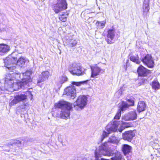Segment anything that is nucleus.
Returning a JSON list of instances; mask_svg holds the SVG:
<instances>
[{
  "instance_id": "2eb2a0df",
  "label": "nucleus",
  "mask_w": 160,
  "mask_h": 160,
  "mask_svg": "<svg viewBox=\"0 0 160 160\" xmlns=\"http://www.w3.org/2000/svg\"><path fill=\"white\" fill-rule=\"evenodd\" d=\"M137 114L134 111L129 112L128 113L122 117V120L125 121L133 120L136 119Z\"/></svg>"
},
{
  "instance_id": "20e7f679",
  "label": "nucleus",
  "mask_w": 160,
  "mask_h": 160,
  "mask_svg": "<svg viewBox=\"0 0 160 160\" xmlns=\"http://www.w3.org/2000/svg\"><path fill=\"white\" fill-rule=\"evenodd\" d=\"M88 98L85 95L79 96L77 100L73 103V107L77 110H80L84 108L86 105Z\"/></svg>"
},
{
  "instance_id": "412c9836",
  "label": "nucleus",
  "mask_w": 160,
  "mask_h": 160,
  "mask_svg": "<svg viewBox=\"0 0 160 160\" xmlns=\"http://www.w3.org/2000/svg\"><path fill=\"white\" fill-rule=\"evenodd\" d=\"M9 46L4 44H0V55H3L9 50Z\"/></svg>"
},
{
  "instance_id": "bb28decb",
  "label": "nucleus",
  "mask_w": 160,
  "mask_h": 160,
  "mask_svg": "<svg viewBox=\"0 0 160 160\" xmlns=\"http://www.w3.org/2000/svg\"><path fill=\"white\" fill-rule=\"evenodd\" d=\"M106 21L105 20L102 21H97L96 23V25L99 29L103 28L105 26Z\"/></svg>"
},
{
  "instance_id": "72a5a7b5",
  "label": "nucleus",
  "mask_w": 160,
  "mask_h": 160,
  "mask_svg": "<svg viewBox=\"0 0 160 160\" xmlns=\"http://www.w3.org/2000/svg\"><path fill=\"white\" fill-rule=\"evenodd\" d=\"M72 36L69 34H68L65 36L64 39L66 40V42H67L68 41L70 40L72 38Z\"/></svg>"
},
{
  "instance_id": "0eeeda50",
  "label": "nucleus",
  "mask_w": 160,
  "mask_h": 160,
  "mask_svg": "<svg viewBox=\"0 0 160 160\" xmlns=\"http://www.w3.org/2000/svg\"><path fill=\"white\" fill-rule=\"evenodd\" d=\"M120 121H114L111 122L106 126V130L109 133L118 131V128L120 125Z\"/></svg>"
},
{
  "instance_id": "6ab92c4d",
  "label": "nucleus",
  "mask_w": 160,
  "mask_h": 160,
  "mask_svg": "<svg viewBox=\"0 0 160 160\" xmlns=\"http://www.w3.org/2000/svg\"><path fill=\"white\" fill-rule=\"evenodd\" d=\"M70 72L73 75H82L85 73V72L82 71L81 68L79 66H74L73 70L70 71Z\"/></svg>"
},
{
  "instance_id": "e433bc0d",
  "label": "nucleus",
  "mask_w": 160,
  "mask_h": 160,
  "mask_svg": "<svg viewBox=\"0 0 160 160\" xmlns=\"http://www.w3.org/2000/svg\"><path fill=\"white\" fill-rule=\"evenodd\" d=\"M26 105L25 104H23V105H21V106H19L18 107V109H25L26 107Z\"/></svg>"
},
{
  "instance_id": "4468645a",
  "label": "nucleus",
  "mask_w": 160,
  "mask_h": 160,
  "mask_svg": "<svg viewBox=\"0 0 160 160\" xmlns=\"http://www.w3.org/2000/svg\"><path fill=\"white\" fill-rule=\"evenodd\" d=\"M135 132L132 131H128L125 132L122 134V139L124 140L131 142L135 136Z\"/></svg>"
},
{
  "instance_id": "c85d7f7f",
  "label": "nucleus",
  "mask_w": 160,
  "mask_h": 160,
  "mask_svg": "<svg viewBox=\"0 0 160 160\" xmlns=\"http://www.w3.org/2000/svg\"><path fill=\"white\" fill-rule=\"evenodd\" d=\"M152 88L154 90H158L160 88V84L157 81L152 82Z\"/></svg>"
},
{
  "instance_id": "f03ea898",
  "label": "nucleus",
  "mask_w": 160,
  "mask_h": 160,
  "mask_svg": "<svg viewBox=\"0 0 160 160\" xmlns=\"http://www.w3.org/2000/svg\"><path fill=\"white\" fill-rule=\"evenodd\" d=\"M13 54L11 56L7 58L4 60L5 66H12V64H15L17 63L18 65L22 67L27 62H28V60L24 57H21L18 60L17 58L12 57Z\"/></svg>"
},
{
  "instance_id": "f257e3e1",
  "label": "nucleus",
  "mask_w": 160,
  "mask_h": 160,
  "mask_svg": "<svg viewBox=\"0 0 160 160\" xmlns=\"http://www.w3.org/2000/svg\"><path fill=\"white\" fill-rule=\"evenodd\" d=\"M56 108H61L60 117L61 118L66 119L70 116V110L72 108V104L63 100L59 101L55 104Z\"/></svg>"
},
{
  "instance_id": "2f4dec72",
  "label": "nucleus",
  "mask_w": 160,
  "mask_h": 160,
  "mask_svg": "<svg viewBox=\"0 0 160 160\" xmlns=\"http://www.w3.org/2000/svg\"><path fill=\"white\" fill-rule=\"evenodd\" d=\"M67 16V14L65 13L62 14V15H60L59 19L61 21L63 22H65L66 21Z\"/></svg>"
},
{
  "instance_id": "39448f33",
  "label": "nucleus",
  "mask_w": 160,
  "mask_h": 160,
  "mask_svg": "<svg viewBox=\"0 0 160 160\" xmlns=\"http://www.w3.org/2000/svg\"><path fill=\"white\" fill-rule=\"evenodd\" d=\"M67 8V4L65 0H58L57 4L54 5L53 10L56 13L66 9Z\"/></svg>"
},
{
  "instance_id": "4c0bfd02",
  "label": "nucleus",
  "mask_w": 160,
  "mask_h": 160,
  "mask_svg": "<svg viewBox=\"0 0 160 160\" xmlns=\"http://www.w3.org/2000/svg\"><path fill=\"white\" fill-rule=\"evenodd\" d=\"M122 93V91L121 90H120L119 91H117L116 93V94L117 95L118 94H119L120 93V95H121V93Z\"/></svg>"
},
{
  "instance_id": "c756f323",
  "label": "nucleus",
  "mask_w": 160,
  "mask_h": 160,
  "mask_svg": "<svg viewBox=\"0 0 160 160\" xmlns=\"http://www.w3.org/2000/svg\"><path fill=\"white\" fill-rule=\"evenodd\" d=\"M88 81V80H86L79 82H71V83L73 85H75L77 86H79L83 84H86Z\"/></svg>"
},
{
  "instance_id": "ea45409f",
  "label": "nucleus",
  "mask_w": 160,
  "mask_h": 160,
  "mask_svg": "<svg viewBox=\"0 0 160 160\" xmlns=\"http://www.w3.org/2000/svg\"><path fill=\"white\" fill-rule=\"evenodd\" d=\"M114 148H113V149H114Z\"/></svg>"
},
{
  "instance_id": "423d86ee",
  "label": "nucleus",
  "mask_w": 160,
  "mask_h": 160,
  "mask_svg": "<svg viewBox=\"0 0 160 160\" xmlns=\"http://www.w3.org/2000/svg\"><path fill=\"white\" fill-rule=\"evenodd\" d=\"M10 73H7L5 76L4 78L5 83H3V86L6 87H11L12 86V83L15 81V78L14 77L15 74L12 73V70H10Z\"/></svg>"
},
{
  "instance_id": "9b49d317",
  "label": "nucleus",
  "mask_w": 160,
  "mask_h": 160,
  "mask_svg": "<svg viewBox=\"0 0 160 160\" xmlns=\"http://www.w3.org/2000/svg\"><path fill=\"white\" fill-rule=\"evenodd\" d=\"M32 73V72L30 70L27 71L25 72L22 73L21 81L23 83V84L28 86V83L32 81L31 77Z\"/></svg>"
},
{
  "instance_id": "393cba45",
  "label": "nucleus",
  "mask_w": 160,
  "mask_h": 160,
  "mask_svg": "<svg viewBox=\"0 0 160 160\" xmlns=\"http://www.w3.org/2000/svg\"><path fill=\"white\" fill-rule=\"evenodd\" d=\"M149 0H144L143 2V8L144 12H147L149 10Z\"/></svg>"
},
{
  "instance_id": "f8f14e48",
  "label": "nucleus",
  "mask_w": 160,
  "mask_h": 160,
  "mask_svg": "<svg viewBox=\"0 0 160 160\" xmlns=\"http://www.w3.org/2000/svg\"><path fill=\"white\" fill-rule=\"evenodd\" d=\"M64 93L67 96H70L71 99H73L76 97V90L74 87L71 85L65 89Z\"/></svg>"
},
{
  "instance_id": "7ed1b4c3",
  "label": "nucleus",
  "mask_w": 160,
  "mask_h": 160,
  "mask_svg": "<svg viewBox=\"0 0 160 160\" xmlns=\"http://www.w3.org/2000/svg\"><path fill=\"white\" fill-rule=\"evenodd\" d=\"M128 102H122L119 105L120 109L118 111L116 115L114 117L115 119H119L121 116V112L126 110L129 106H133L134 104V101L133 98H131L127 100Z\"/></svg>"
},
{
  "instance_id": "6e6552de",
  "label": "nucleus",
  "mask_w": 160,
  "mask_h": 160,
  "mask_svg": "<svg viewBox=\"0 0 160 160\" xmlns=\"http://www.w3.org/2000/svg\"><path fill=\"white\" fill-rule=\"evenodd\" d=\"M3 87L5 88L4 90H6L7 91L11 92L12 91H17L20 88L25 87H26V86L25 84H23V83L21 81L20 82L16 81V82L14 81L13 82H12V86L11 88L9 87H7L4 86Z\"/></svg>"
},
{
  "instance_id": "dca6fc26",
  "label": "nucleus",
  "mask_w": 160,
  "mask_h": 160,
  "mask_svg": "<svg viewBox=\"0 0 160 160\" xmlns=\"http://www.w3.org/2000/svg\"><path fill=\"white\" fill-rule=\"evenodd\" d=\"M9 70H12L14 71L12 72V73H14V77L15 78V81H19L22 80V76L17 71L15 70L16 67L15 66H5Z\"/></svg>"
},
{
  "instance_id": "4be33fe9",
  "label": "nucleus",
  "mask_w": 160,
  "mask_h": 160,
  "mask_svg": "<svg viewBox=\"0 0 160 160\" xmlns=\"http://www.w3.org/2000/svg\"><path fill=\"white\" fill-rule=\"evenodd\" d=\"M121 123L120 126V128H118V131L121 132L125 128H127L131 127L132 125L131 123L129 122H124L122 121H120Z\"/></svg>"
},
{
  "instance_id": "9d476101",
  "label": "nucleus",
  "mask_w": 160,
  "mask_h": 160,
  "mask_svg": "<svg viewBox=\"0 0 160 160\" xmlns=\"http://www.w3.org/2000/svg\"><path fill=\"white\" fill-rule=\"evenodd\" d=\"M141 60L149 68H152L154 66V62L151 55H147L141 58Z\"/></svg>"
},
{
  "instance_id": "473e14b6",
  "label": "nucleus",
  "mask_w": 160,
  "mask_h": 160,
  "mask_svg": "<svg viewBox=\"0 0 160 160\" xmlns=\"http://www.w3.org/2000/svg\"><path fill=\"white\" fill-rule=\"evenodd\" d=\"M110 133H109V132L104 131H103L101 138V141L102 142L104 140L105 138L108 137L109 134Z\"/></svg>"
},
{
  "instance_id": "a878e982",
  "label": "nucleus",
  "mask_w": 160,
  "mask_h": 160,
  "mask_svg": "<svg viewBox=\"0 0 160 160\" xmlns=\"http://www.w3.org/2000/svg\"><path fill=\"white\" fill-rule=\"evenodd\" d=\"M66 43L69 47H71L75 46L77 44V42L75 40L71 39L66 42Z\"/></svg>"
},
{
  "instance_id": "ddd939ff",
  "label": "nucleus",
  "mask_w": 160,
  "mask_h": 160,
  "mask_svg": "<svg viewBox=\"0 0 160 160\" xmlns=\"http://www.w3.org/2000/svg\"><path fill=\"white\" fill-rule=\"evenodd\" d=\"M115 35V31L113 28L110 29L108 30L107 35V38L106 39V40L108 44H112L114 42L112 40Z\"/></svg>"
},
{
  "instance_id": "f3484780",
  "label": "nucleus",
  "mask_w": 160,
  "mask_h": 160,
  "mask_svg": "<svg viewBox=\"0 0 160 160\" xmlns=\"http://www.w3.org/2000/svg\"><path fill=\"white\" fill-rule=\"evenodd\" d=\"M92 74L91 77L93 78H96V76L99 75L101 72L104 71L98 67H91Z\"/></svg>"
},
{
  "instance_id": "c9c22d12",
  "label": "nucleus",
  "mask_w": 160,
  "mask_h": 160,
  "mask_svg": "<svg viewBox=\"0 0 160 160\" xmlns=\"http://www.w3.org/2000/svg\"><path fill=\"white\" fill-rule=\"evenodd\" d=\"M3 84L2 83L0 82V94L2 93V91L4 90L5 89V88L3 87Z\"/></svg>"
},
{
  "instance_id": "f704fd0d",
  "label": "nucleus",
  "mask_w": 160,
  "mask_h": 160,
  "mask_svg": "<svg viewBox=\"0 0 160 160\" xmlns=\"http://www.w3.org/2000/svg\"><path fill=\"white\" fill-rule=\"evenodd\" d=\"M68 80V78L66 77H62L60 78V83L62 84L65 82L67 81Z\"/></svg>"
},
{
  "instance_id": "5701e85b",
  "label": "nucleus",
  "mask_w": 160,
  "mask_h": 160,
  "mask_svg": "<svg viewBox=\"0 0 160 160\" xmlns=\"http://www.w3.org/2000/svg\"><path fill=\"white\" fill-rule=\"evenodd\" d=\"M146 107V105L144 102L142 101H139L138 102L137 106V110L138 112H140L144 111Z\"/></svg>"
},
{
  "instance_id": "58836bf2",
  "label": "nucleus",
  "mask_w": 160,
  "mask_h": 160,
  "mask_svg": "<svg viewBox=\"0 0 160 160\" xmlns=\"http://www.w3.org/2000/svg\"><path fill=\"white\" fill-rule=\"evenodd\" d=\"M15 142L18 143H21L19 140H16V142Z\"/></svg>"
},
{
  "instance_id": "a211bd4d",
  "label": "nucleus",
  "mask_w": 160,
  "mask_h": 160,
  "mask_svg": "<svg viewBox=\"0 0 160 160\" xmlns=\"http://www.w3.org/2000/svg\"><path fill=\"white\" fill-rule=\"evenodd\" d=\"M137 72L139 76H146L150 73V71L141 65L138 68Z\"/></svg>"
},
{
  "instance_id": "1a4fd4ad",
  "label": "nucleus",
  "mask_w": 160,
  "mask_h": 160,
  "mask_svg": "<svg viewBox=\"0 0 160 160\" xmlns=\"http://www.w3.org/2000/svg\"><path fill=\"white\" fill-rule=\"evenodd\" d=\"M27 96L24 94H20L15 96L9 101V106L10 107L26 99Z\"/></svg>"
},
{
  "instance_id": "7c9ffc66",
  "label": "nucleus",
  "mask_w": 160,
  "mask_h": 160,
  "mask_svg": "<svg viewBox=\"0 0 160 160\" xmlns=\"http://www.w3.org/2000/svg\"><path fill=\"white\" fill-rule=\"evenodd\" d=\"M122 156L120 153L118 152L115 155V156L112 158V160H121L122 158Z\"/></svg>"
},
{
  "instance_id": "cd10ccee",
  "label": "nucleus",
  "mask_w": 160,
  "mask_h": 160,
  "mask_svg": "<svg viewBox=\"0 0 160 160\" xmlns=\"http://www.w3.org/2000/svg\"><path fill=\"white\" fill-rule=\"evenodd\" d=\"M130 59L131 61L137 64H139L141 62V61L139 60V57L138 55L135 56H131L130 57Z\"/></svg>"
},
{
  "instance_id": "a19ab883",
  "label": "nucleus",
  "mask_w": 160,
  "mask_h": 160,
  "mask_svg": "<svg viewBox=\"0 0 160 160\" xmlns=\"http://www.w3.org/2000/svg\"><path fill=\"white\" fill-rule=\"evenodd\" d=\"M114 148H113V149H114Z\"/></svg>"
},
{
  "instance_id": "b1692460",
  "label": "nucleus",
  "mask_w": 160,
  "mask_h": 160,
  "mask_svg": "<svg viewBox=\"0 0 160 160\" xmlns=\"http://www.w3.org/2000/svg\"><path fill=\"white\" fill-rule=\"evenodd\" d=\"M131 149V147L127 144H125L123 145L122 151L125 155L130 152Z\"/></svg>"
},
{
  "instance_id": "aec40b11",
  "label": "nucleus",
  "mask_w": 160,
  "mask_h": 160,
  "mask_svg": "<svg viewBox=\"0 0 160 160\" xmlns=\"http://www.w3.org/2000/svg\"><path fill=\"white\" fill-rule=\"evenodd\" d=\"M49 75V72L48 71L42 72L38 79V83L44 82L48 78Z\"/></svg>"
}]
</instances>
